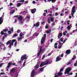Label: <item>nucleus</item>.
I'll return each instance as SVG.
<instances>
[{"label": "nucleus", "instance_id": "nucleus-49", "mask_svg": "<svg viewBox=\"0 0 77 77\" xmlns=\"http://www.w3.org/2000/svg\"><path fill=\"white\" fill-rule=\"evenodd\" d=\"M8 34H11V33H12V32L11 31V30L9 31H8Z\"/></svg>", "mask_w": 77, "mask_h": 77}, {"label": "nucleus", "instance_id": "nucleus-3", "mask_svg": "<svg viewBox=\"0 0 77 77\" xmlns=\"http://www.w3.org/2000/svg\"><path fill=\"white\" fill-rule=\"evenodd\" d=\"M51 62L49 60H47L44 62H41L40 65V67H42L44 65H47L48 64H50Z\"/></svg>", "mask_w": 77, "mask_h": 77}, {"label": "nucleus", "instance_id": "nucleus-10", "mask_svg": "<svg viewBox=\"0 0 77 77\" xmlns=\"http://www.w3.org/2000/svg\"><path fill=\"white\" fill-rule=\"evenodd\" d=\"M18 19L20 24L23 23V17L22 16H20L18 18Z\"/></svg>", "mask_w": 77, "mask_h": 77}, {"label": "nucleus", "instance_id": "nucleus-2", "mask_svg": "<svg viewBox=\"0 0 77 77\" xmlns=\"http://www.w3.org/2000/svg\"><path fill=\"white\" fill-rule=\"evenodd\" d=\"M47 46H46L43 45L42 46H40L39 47V46H38V49H39V52L37 56H41V53H43L45 51V48Z\"/></svg>", "mask_w": 77, "mask_h": 77}, {"label": "nucleus", "instance_id": "nucleus-45", "mask_svg": "<svg viewBox=\"0 0 77 77\" xmlns=\"http://www.w3.org/2000/svg\"><path fill=\"white\" fill-rule=\"evenodd\" d=\"M45 58V55H43L42 58V60H43Z\"/></svg>", "mask_w": 77, "mask_h": 77}, {"label": "nucleus", "instance_id": "nucleus-23", "mask_svg": "<svg viewBox=\"0 0 77 77\" xmlns=\"http://www.w3.org/2000/svg\"><path fill=\"white\" fill-rule=\"evenodd\" d=\"M21 5H22V3H17V8H18V7H20V6H21Z\"/></svg>", "mask_w": 77, "mask_h": 77}, {"label": "nucleus", "instance_id": "nucleus-4", "mask_svg": "<svg viewBox=\"0 0 77 77\" xmlns=\"http://www.w3.org/2000/svg\"><path fill=\"white\" fill-rule=\"evenodd\" d=\"M35 69H34L31 74V77H34L35 75V74H36V72H35V69H38L39 68V65H36L34 67Z\"/></svg>", "mask_w": 77, "mask_h": 77}, {"label": "nucleus", "instance_id": "nucleus-21", "mask_svg": "<svg viewBox=\"0 0 77 77\" xmlns=\"http://www.w3.org/2000/svg\"><path fill=\"white\" fill-rule=\"evenodd\" d=\"M70 53H71V51L69 50H67L66 51V54H70Z\"/></svg>", "mask_w": 77, "mask_h": 77}, {"label": "nucleus", "instance_id": "nucleus-26", "mask_svg": "<svg viewBox=\"0 0 77 77\" xmlns=\"http://www.w3.org/2000/svg\"><path fill=\"white\" fill-rule=\"evenodd\" d=\"M66 10L67 11H66L65 12V14H69V10H68L67 9H66Z\"/></svg>", "mask_w": 77, "mask_h": 77}, {"label": "nucleus", "instance_id": "nucleus-28", "mask_svg": "<svg viewBox=\"0 0 77 77\" xmlns=\"http://www.w3.org/2000/svg\"><path fill=\"white\" fill-rule=\"evenodd\" d=\"M68 33V32L66 31H65V32H63V35L64 36H65L66 35V33Z\"/></svg>", "mask_w": 77, "mask_h": 77}, {"label": "nucleus", "instance_id": "nucleus-36", "mask_svg": "<svg viewBox=\"0 0 77 77\" xmlns=\"http://www.w3.org/2000/svg\"><path fill=\"white\" fill-rule=\"evenodd\" d=\"M71 29V28H70V26H67V29L68 30H69Z\"/></svg>", "mask_w": 77, "mask_h": 77}, {"label": "nucleus", "instance_id": "nucleus-7", "mask_svg": "<svg viewBox=\"0 0 77 77\" xmlns=\"http://www.w3.org/2000/svg\"><path fill=\"white\" fill-rule=\"evenodd\" d=\"M76 11L75 10V6H73L72 8L71 14L72 17H74V14H75V12Z\"/></svg>", "mask_w": 77, "mask_h": 77}, {"label": "nucleus", "instance_id": "nucleus-16", "mask_svg": "<svg viewBox=\"0 0 77 77\" xmlns=\"http://www.w3.org/2000/svg\"><path fill=\"white\" fill-rule=\"evenodd\" d=\"M59 44L58 48H62V45H63V43H61L60 42H59Z\"/></svg>", "mask_w": 77, "mask_h": 77}, {"label": "nucleus", "instance_id": "nucleus-63", "mask_svg": "<svg viewBox=\"0 0 77 77\" xmlns=\"http://www.w3.org/2000/svg\"><path fill=\"white\" fill-rule=\"evenodd\" d=\"M45 27L46 29H48V26H45Z\"/></svg>", "mask_w": 77, "mask_h": 77}, {"label": "nucleus", "instance_id": "nucleus-31", "mask_svg": "<svg viewBox=\"0 0 77 77\" xmlns=\"http://www.w3.org/2000/svg\"><path fill=\"white\" fill-rule=\"evenodd\" d=\"M23 32H21L20 33L19 36L20 37H22L23 36Z\"/></svg>", "mask_w": 77, "mask_h": 77}, {"label": "nucleus", "instance_id": "nucleus-48", "mask_svg": "<svg viewBox=\"0 0 77 77\" xmlns=\"http://www.w3.org/2000/svg\"><path fill=\"white\" fill-rule=\"evenodd\" d=\"M59 15V14H58V13L56 12L55 13V16H57Z\"/></svg>", "mask_w": 77, "mask_h": 77}, {"label": "nucleus", "instance_id": "nucleus-6", "mask_svg": "<svg viewBox=\"0 0 77 77\" xmlns=\"http://www.w3.org/2000/svg\"><path fill=\"white\" fill-rule=\"evenodd\" d=\"M71 70V67H69L67 68L66 69V71L65 72V74H67L68 75H72V73H69V71Z\"/></svg>", "mask_w": 77, "mask_h": 77}, {"label": "nucleus", "instance_id": "nucleus-33", "mask_svg": "<svg viewBox=\"0 0 77 77\" xmlns=\"http://www.w3.org/2000/svg\"><path fill=\"white\" fill-rule=\"evenodd\" d=\"M50 20L52 22H53L54 21V18H52V17H51L50 18Z\"/></svg>", "mask_w": 77, "mask_h": 77}, {"label": "nucleus", "instance_id": "nucleus-47", "mask_svg": "<svg viewBox=\"0 0 77 77\" xmlns=\"http://www.w3.org/2000/svg\"><path fill=\"white\" fill-rule=\"evenodd\" d=\"M20 2H21L22 3H24V0H22L20 1H19Z\"/></svg>", "mask_w": 77, "mask_h": 77}, {"label": "nucleus", "instance_id": "nucleus-13", "mask_svg": "<svg viewBox=\"0 0 77 77\" xmlns=\"http://www.w3.org/2000/svg\"><path fill=\"white\" fill-rule=\"evenodd\" d=\"M4 14L5 13H4L3 14L2 17H0V25L2 24V23H3V20H2V17H4L5 16Z\"/></svg>", "mask_w": 77, "mask_h": 77}, {"label": "nucleus", "instance_id": "nucleus-53", "mask_svg": "<svg viewBox=\"0 0 77 77\" xmlns=\"http://www.w3.org/2000/svg\"><path fill=\"white\" fill-rule=\"evenodd\" d=\"M67 40V39H66L63 42V43H64L65 42H66V41Z\"/></svg>", "mask_w": 77, "mask_h": 77}, {"label": "nucleus", "instance_id": "nucleus-43", "mask_svg": "<svg viewBox=\"0 0 77 77\" xmlns=\"http://www.w3.org/2000/svg\"><path fill=\"white\" fill-rule=\"evenodd\" d=\"M63 38H62L60 40V41L61 42H63Z\"/></svg>", "mask_w": 77, "mask_h": 77}, {"label": "nucleus", "instance_id": "nucleus-55", "mask_svg": "<svg viewBox=\"0 0 77 77\" xmlns=\"http://www.w3.org/2000/svg\"><path fill=\"white\" fill-rule=\"evenodd\" d=\"M53 8L54 9H55L56 10H58V8H55L53 7Z\"/></svg>", "mask_w": 77, "mask_h": 77}, {"label": "nucleus", "instance_id": "nucleus-22", "mask_svg": "<svg viewBox=\"0 0 77 77\" xmlns=\"http://www.w3.org/2000/svg\"><path fill=\"white\" fill-rule=\"evenodd\" d=\"M30 18V15L29 14H28L26 17V20H29Z\"/></svg>", "mask_w": 77, "mask_h": 77}, {"label": "nucleus", "instance_id": "nucleus-38", "mask_svg": "<svg viewBox=\"0 0 77 77\" xmlns=\"http://www.w3.org/2000/svg\"><path fill=\"white\" fill-rule=\"evenodd\" d=\"M71 63H72V62L71 61H70L67 64V65H69L71 64Z\"/></svg>", "mask_w": 77, "mask_h": 77}, {"label": "nucleus", "instance_id": "nucleus-1", "mask_svg": "<svg viewBox=\"0 0 77 77\" xmlns=\"http://www.w3.org/2000/svg\"><path fill=\"white\" fill-rule=\"evenodd\" d=\"M28 58V56H27V54H25L22 55L20 59V61H19V63H21V62H23V60H24V61L22 67H24L26 66V60Z\"/></svg>", "mask_w": 77, "mask_h": 77}, {"label": "nucleus", "instance_id": "nucleus-56", "mask_svg": "<svg viewBox=\"0 0 77 77\" xmlns=\"http://www.w3.org/2000/svg\"><path fill=\"white\" fill-rule=\"evenodd\" d=\"M28 2H29V1H26L25 2V3H25V4L28 3Z\"/></svg>", "mask_w": 77, "mask_h": 77}, {"label": "nucleus", "instance_id": "nucleus-17", "mask_svg": "<svg viewBox=\"0 0 77 77\" xmlns=\"http://www.w3.org/2000/svg\"><path fill=\"white\" fill-rule=\"evenodd\" d=\"M39 26V22H37L35 24H34L33 26V27L36 26L37 27H38Z\"/></svg>", "mask_w": 77, "mask_h": 77}, {"label": "nucleus", "instance_id": "nucleus-18", "mask_svg": "<svg viewBox=\"0 0 77 77\" xmlns=\"http://www.w3.org/2000/svg\"><path fill=\"white\" fill-rule=\"evenodd\" d=\"M45 67H42L40 69L39 71L38 72V73L39 74V73H41V72H42V71H43V70L44 69Z\"/></svg>", "mask_w": 77, "mask_h": 77}, {"label": "nucleus", "instance_id": "nucleus-15", "mask_svg": "<svg viewBox=\"0 0 77 77\" xmlns=\"http://www.w3.org/2000/svg\"><path fill=\"white\" fill-rule=\"evenodd\" d=\"M15 70H16V68L14 67L12 68L10 71V72L11 73H13L15 72Z\"/></svg>", "mask_w": 77, "mask_h": 77}, {"label": "nucleus", "instance_id": "nucleus-64", "mask_svg": "<svg viewBox=\"0 0 77 77\" xmlns=\"http://www.w3.org/2000/svg\"><path fill=\"white\" fill-rule=\"evenodd\" d=\"M53 41V39H51L50 40L51 42H52V41Z\"/></svg>", "mask_w": 77, "mask_h": 77}, {"label": "nucleus", "instance_id": "nucleus-20", "mask_svg": "<svg viewBox=\"0 0 77 77\" xmlns=\"http://www.w3.org/2000/svg\"><path fill=\"white\" fill-rule=\"evenodd\" d=\"M11 63H8V65L6 67V69L7 71H8L9 70V68L10 67V66L11 65Z\"/></svg>", "mask_w": 77, "mask_h": 77}, {"label": "nucleus", "instance_id": "nucleus-42", "mask_svg": "<svg viewBox=\"0 0 77 77\" xmlns=\"http://www.w3.org/2000/svg\"><path fill=\"white\" fill-rule=\"evenodd\" d=\"M4 35V36H5V37H7V36H8V35L6 33H5Z\"/></svg>", "mask_w": 77, "mask_h": 77}, {"label": "nucleus", "instance_id": "nucleus-61", "mask_svg": "<svg viewBox=\"0 0 77 77\" xmlns=\"http://www.w3.org/2000/svg\"><path fill=\"white\" fill-rule=\"evenodd\" d=\"M74 3H77V0H74Z\"/></svg>", "mask_w": 77, "mask_h": 77}, {"label": "nucleus", "instance_id": "nucleus-54", "mask_svg": "<svg viewBox=\"0 0 77 77\" xmlns=\"http://www.w3.org/2000/svg\"><path fill=\"white\" fill-rule=\"evenodd\" d=\"M51 25L52 26H54V22H52V24H51Z\"/></svg>", "mask_w": 77, "mask_h": 77}, {"label": "nucleus", "instance_id": "nucleus-29", "mask_svg": "<svg viewBox=\"0 0 77 77\" xmlns=\"http://www.w3.org/2000/svg\"><path fill=\"white\" fill-rule=\"evenodd\" d=\"M15 10H13L12 12H11L10 14H13L14 12H15Z\"/></svg>", "mask_w": 77, "mask_h": 77}, {"label": "nucleus", "instance_id": "nucleus-41", "mask_svg": "<svg viewBox=\"0 0 77 77\" xmlns=\"http://www.w3.org/2000/svg\"><path fill=\"white\" fill-rule=\"evenodd\" d=\"M47 32L48 33H51V30H47Z\"/></svg>", "mask_w": 77, "mask_h": 77}, {"label": "nucleus", "instance_id": "nucleus-39", "mask_svg": "<svg viewBox=\"0 0 77 77\" xmlns=\"http://www.w3.org/2000/svg\"><path fill=\"white\" fill-rule=\"evenodd\" d=\"M66 36L67 37H69V34L68 33H67Z\"/></svg>", "mask_w": 77, "mask_h": 77}, {"label": "nucleus", "instance_id": "nucleus-59", "mask_svg": "<svg viewBox=\"0 0 77 77\" xmlns=\"http://www.w3.org/2000/svg\"><path fill=\"white\" fill-rule=\"evenodd\" d=\"M48 23H50V19H48Z\"/></svg>", "mask_w": 77, "mask_h": 77}, {"label": "nucleus", "instance_id": "nucleus-37", "mask_svg": "<svg viewBox=\"0 0 77 77\" xmlns=\"http://www.w3.org/2000/svg\"><path fill=\"white\" fill-rule=\"evenodd\" d=\"M20 32H21V30L20 29H18L17 31V33H20Z\"/></svg>", "mask_w": 77, "mask_h": 77}, {"label": "nucleus", "instance_id": "nucleus-60", "mask_svg": "<svg viewBox=\"0 0 77 77\" xmlns=\"http://www.w3.org/2000/svg\"><path fill=\"white\" fill-rule=\"evenodd\" d=\"M67 24H69V20H68L67 21Z\"/></svg>", "mask_w": 77, "mask_h": 77}, {"label": "nucleus", "instance_id": "nucleus-9", "mask_svg": "<svg viewBox=\"0 0 77 77\" xmlns=\"http://www.w3.org/2000/svg\"><path fill=\"white\" fill-rule=\"evenodd\" d=\"M45 38H46V34H45L43 36L42 38L41 41V44L42 45L44 44L45 39Z\"/></svg>", "mask_w": 77, "mask_h": 77}, {"label": "nucleus", "instance_id": "nucleus-14", "mask_svg": "<svg viewBox=\"0 0 77 77\" xmlns=\"http://www.w3.org/2000/svg\"><path fill=\"white\" fill-rule=\"evenodd\" d=\"M62 58L60 57V55H59L56 58V62H58L60 60H61Z\"/></svg>", "mask_w": 77, "mask_h": 77}, {"label": "nucleus", "instance_id": "nucleus-19", "mask_svg": "<svg viewBox=\"0 0 77 77\" xmlns=\"http://www.w3.org/2000/svg\"><path fill=\"white\" fill-rule=\"evenodd\" d=\"M36 11V9L35 8L34 9H32L31 10V12L32 14H35Z\"/></svg>", "mask_w": 77, "mask_h": 77}, {"label": "nucleus", "instance_id": "nucleus-32", "mask_svg": "<svg viewBox=\"0 0 77 77\" xmlns=\"http://www.w3.org/2000/svg\"><path fill=\"white\" fill-rule=\"evenodd\" d=\"M9 30H11V32H14V28H13V27H11V28L10 29V30L9 29Z\"/></svg>", "mask_w": 77, "mask_h": 77}, {"label": "nucleus", "instance_id": "nucleus-5", "mask_svg": "<svg viewBox=\"0 0 77 77\" xmlns=\"http://www.w3.org/2000/svg\"><path fill=\"white\" fill-rule=\"evenodd\" d=\"M15 42V39L12 40H9L6 43V45H9L10 44L9 47L11 48L12 46L14 45V42Z\"/></svg>", "mask_w": 77, "mask_h": 77}, {"label": "nucleus", "instance_id": "nucleus-51", "mask_svg": "<svg viewBox=\"0 0 77 77\" xmlns=\"http://www.w3.org/2000/svg\"><path fill=\"white\" fill-rule=\"evenodd\" d=\"M51 54H52V53H49L48 55V56H51Z\"/></svg>", "mask_w": 77, "mask_h": 77}, {"label": "nucleus", "instance_id": "nucleus-34", "mask_svg": "<svg viewBox=\"0 0 77 77\" xmlns=\"http://www.w3.org/2000/svg\"><path fill=\"white\" fill-rule=\"evenodd\" d=\"M16 40H15V42H14L15 43H14V46L16 47L17 46V42L16 41Z\"/></svg>", "mask_w": 77, "mask_h": 77}, {"label": "nucleus", "instance_id": "nucleus-8", "mask_svg": "<svg viewBox=\"0 0 77 77\" xmlns=\"http://www.w3.org/2000/svg\"><path fill=\"white\" fill-rule=\"evenodd\" d=\"M63 68L61 69L60 72L58 73H56L54 77H57L59 75L61 76L62 74V73L61 72L63 71Z\"/></svg>", "mask_w": 77, "mask_h": 77}, {"label": "nucleus", "instance_id": "nucleus-25", "mask_svg": "<svg viewBox=\"0 0 77 77\" xmlns=\"http://www.w3.org/2000/svg\"><path fill=\"white\" fill-rule=\"evenodd\" d=\"M23 38V37H18L17 41H21Z\"/></svg>", "mask_w": 77, "mask_h": 77}, {"label": "nucleus", "instance_id": "nucleus-30", "mask_svg": "<svg viewBox=\"0 0 77 77\" xmlns=\"http://www.w3.org/2000/svg\"><path fill=\"white\" fill-rule=\"evenodd\" d=\"M75 58H76V57L75 56V55H74L72 59V60H74Z\"/></svg>", "mask_w": 77, "mask_h": 77}, {"label": "nucleus", "instance_id": "nucleus-46", "mask_svg": "<svg viewBox=\"0 0 77 77\" xmlns=\"http://www.w3.org/2000/svg\"><path fill=\"white\" fill-rule=\"evenodd\" d=\"M5 33H4L3 31H1V35H4Z\"/></svg>", "mask_w": 77, "mask_h": 77}, {"label": "nucleus", "instance_id": "nucleus-35", "mask_svg": "<svg viewBox=\"0 0 77 77\" xmlns=\"http://www.w3.org/2000/svg\"><path fill=\"white\" fill-rule=\"evenodd\" d=\"M18 36V34L16 33H15V34L14 35V37H16V36Z\"/></svg>", "mask_w": 77, "mask_h": 77}, {"label": "nucleus", "instance_id": "nucleus-11", "mask_svg": "<svg viewBox=\"0 0 77 77\" xmlns=\"http://www.w3.org/2000/svg\"><path fill=\"white\" fill-rule=\"evenodd\" d=\"M3 48V50H5L6 49V48H5V46L4 44H2V42H0V49H2Z\"/></svg>", "mask_w": 77, "mask_h": 77}, {"label": "nucleus", "instance_id": "nucleus-27", "mask_svg": "<svg viewBox=\"0 0 77 77\" xmlns=\"http://www.w3.org/2000/svg\"><path fill=\"white\" fill-rule=\"evenodd\" d=\"M3 30L4 32H7V31H8V30H9V29H8V28H6L4 29Z\"/></svg>", "mask_w": 77, "mask_h": 77}, {"label": "nucleus", "instance_id": "nucleus-40", "mask_svg": "<svg viewBox=\"0 0 77 77\" xmlns=\"http://www.w3.org/2000/svg\"><path fill=\"white\" fill-rule=\"evenodd\" d=\"M77 61H76V63H75L74 64V66H77Z\"/></svg>", "mask_w": 77, "mask_h": 77}, {"label": "nucleus", "instance_id": "nucleus-12", "mask_svg": "<svg viewBox=\"0 0 77 77\" xmlns=\"http://www.w3.org/2000/svg\"><path fill=\"white\" fill-rule=\"evenodd\" d=\"M38 34L36 33H35V34L33 35L31 37V39H30V40H32V39H33L35 38L36 37V36H38Z\"/></svg>", "mask_w": 77, "mask_h": 77}, {"label": "nucleus", "instance_id": "nucleus-57", "mask_svg": "<svg viewBox=\"0 0 77 77\" xmlns=\"http://www.w3.org/2000/svg\"><path fill=\"white\" fill-rule=\"evenodd\" d=\"M7 54H8V55H9L10 56H12V54H11H11H10V53H8Z\"/></svg>", "mask_w": 77, "mask_h": 77}, {"label": "nucleus", "instance_id": "nucleus-52", "mask_svg": "<svg viewBox=\"0 0 77 77\" xmlns=\"http://www.w3.org/2000/svg\"><path fill=\"white\" fill-rule=\"evenodd\" d=\"M60 57H63V54H62L61 55H60Z\"/></svg>", "mask_w": 77, "mask_h": 77}, {"label": "nucleus", "instance_id": "nucleus-44", "mask_svg": "<svg viewBox=\"0 0 77 77\" xmlns=\"http://www.w3.org/2000/svg\"><path fill=\"white\" fill-rule=\"evenodd\" d=\"M4 64V63H2L0 64V67H2V66Z\"/></svg>", "mask_w": 77, "mask_h": 77}, {"label": "nucleus", "instance_id": "nucleus-58", "mask_svg": "<svg viewBox=\"0 0 77 77\" xmlns=\"http://www.w3.org/2000/svg\"><path fill=\"white\" fill-rule=\"evenodd\" d=\"M1 75H4L5 74V73L4 72H1L0 74Z\"/></svg>", "mask_w": 77, "mask_h": 77}, {"label": "nucleus", "instance_id": "nucleus-50", "mask_svg": "<svg viewBox=\"0 0 77 77\" xmlns=\"http://www.w3.org/2000/svg\"><path fill=\"white\" fill-rule=\"evenodd\" d=\"M52 3H54L56 2V0H51Z\"/></svg>", "mask_w": 77, "mask_h": 77}, {"label": "nucleus", "instance_id": "nucleus-24", "mask_svg": "<svg viewBox=\"0 0 77 77\" xmlns=\"http://www.w3.org/2000/svg\"><path fill=\"white\" fill-rule=\"evenodd\" d=\"M62 36V33H60V34H59L58 36V39H60V37Z\"/></svg>", "mask_w": 77, "mask_h": 77}, {"label": "nucleus", "instance_id": "nucleus-62", "mask_svg": "<svg viewBox=\"0 0 77 77\" xmlns=\"http://www.w3.org/2000/svg\"><path fill=\"white\" fill-rule=\"evenodd\" d=\"M44 12H46V13L47 14V12H48V11L47 10H44Z\"/></svg>", "mask_w": 77, "mask_h": 77}]
</instances>
